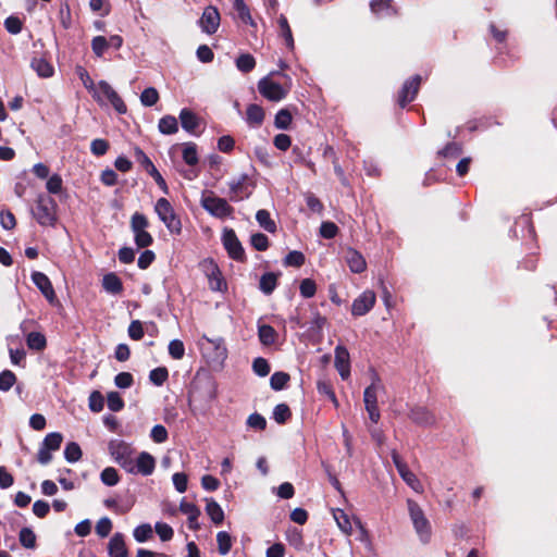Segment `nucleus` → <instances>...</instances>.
Wrapping results in <instances>:
<instances>
[{
	"mask_svg": "<svg viewBox=\"0 0 557 557\" xmlns=\"http://www.w3.org/2000/svg\"><path fill=\"white\" fill-rule=\"evenodd\" d=\"M292 78L281 71H272L258 82V90L262 97L270 101H281L289 92Z\"/></svg>",
	"mask_w": 557,
	"mask_h": 557,
	"instance_id": "nucleus-1",
	"label": "nucleus"
},
{
	"mask_svg": "<svg viewBox=\"0 0 557 557\" xmlns=\"http://www.w3.org/2000/svg\"><path fill=\"white\" fill-rule=\"evenodd\" d=\"M407 507L410 520L419 540L426 544L432 537V527L429 519L425 517L424 511L418 503L412 499L407 500Z\"/></svg>",
	"mask_w": 557,
	"mask_h": 557,
	"instance_id": "nucleus-2",
	"label": "nucleus"
},
{
	"mask_svg": "<svg viewBox=\"0 0 557 557\" xmlns=\"http://www.w3.org/2000/svg\"><path fill=\"white\" fill-rule=\"evenodd\" d=\"M385 391L384 385L376 374L373 375L372 383L366 387L363 392L364 408L373 423H377L381 418L380 409L377 406V398L381 393Z\"/></svg>",
	"mask_w": 557,
	"mask_h": 557,
	"instance_id": "nucleus-3",
	"label": "nucleus"
},
{
	"mask_svg": "<svg viewBox=\"0 0 557 557\" xmlns=\"http://www.w3.org/2000/svg\"><path fill=\"white\" fill-rule=\"evenodd\" d=\"M154 211L158 218L164 223L165 227L172 234H180L182 231V223L176 215L174 208L165 198H160L154 205Z\"/></svg>",
	"mask_w": 557,
	"mask_h": 557,
	"instance_id": "nucleus-4",
	"label": "nucleus"
},
{
	"mask_svg": "<svg viewBox=\"0 0 557 557\" xmlns=\"http://www.w3.org/2000/svg\"><path fill=\"white\" fill-rule=\"evenodd\" d=\"M200 203L207 212L219 219L230 216L234 211L224 198L214 196L212 191L203 193Z\"/></svg>",
	"mask_w": 557,
	"mask_h": 557,
	"instance_id": "nucleus-5",
	"label": "nucleus"
},
{
	"mask_svg": "<svg viewBox=\"0 0 557 557\" xmlns=\"http://www.w3.org/2000/svg\"><path fill=\"white\" fill-rule=\"evenodd\" d=\"M149 226V222L147 218L139 212H135L131 218V230L134 234V240L138 248L149 247L153 238L149 232H147V227Z\"/></svg>",
	"mask_w": 557,
	"mask_h": 557,
	"instance_id": "nucleus-6",
	"label": "nucleus"
},
{
	"mask_svg": "<svg viewBox=\"0 0 557 557\" xmlns=\"http://www.w3.org/2000/svg\"><path fill=\"white\" fill-rule=\"evenodd\" d=\"M55 201L47 196L39 195L34 213L37 222L42 226H52L55 223Z\"/></svg>",
	"mask_w": 557,
	"mask_h": 557,
	"instance_id": "nucleus-7",
	"label": "nucleus"
},
{
	"mask_svg": "<svg viewBox=\"0 0 557 557\" xmlns=\"http://www.w3.org/2000/svg\"><path fill=\"white\" fill-rule=\"evenodd\" d=\"M94 98L98 102H102L103 99H106L121 114L125 113L127 110L122 98L112 88V86L109 83H107L106 81H100L97 84V89H95Z\"/></svg>",
	"mask_w": 557,
	"mask_h": 557,
	"instance_id": "nucleus-8",
	"label": "nucleus"
},
{
	"mask_svg": "<svg viewBox=\"0 0 557 557\" xmlns=\"http://www.w3.org/2000/svg\"><path fill=\"white\" fill-rule=\"evenodd\" d=\"M222 242L228 256L234 260H243L245 251L238 240L234 230L225 228L222 235Z\"/></svg>",
	"mask_w": 557,
	"mask_h": 557,
	"instance_id": "nucleus-9",
	"label": "nucleus"
},
{
	"mask_svg": "<svg viewBox=\"0 0 557 557\" xmlns=\"http://www.w3.org/2000/svg\"><path fill=\"white\" fill-rule=\"evenodd\" d=\"M221 17L215 7H207L199 20V26L201 30L208 35L216 33L220 26Z\"/></svg>",
	"mask_w": 557,
	"mask_h": 557,
	"instance_id": "nucleus-10",
	"label": "nucleus"
},
{
	"mask_svg": "<svg viewBox=\"0 0 557 557\" xmlns=\"http://www.w3.org/2000/svg\"><path fill=\"white\" fill-rule=\"evenodd\" d=\"M376 300L375 294L372 290H364L357 297L351 306V313L356 317L367 314L374 306Z\"/></svg>",
	"mask_w": 557,
	"mask_h": 557,
	"instance_id": "nucleus-11",
	"label": "nucleus"
},
{
	"mask_svg": "<svg viewBox=\"0 0 557 557\" xmlns=\"http://www.w3.org/2000/svg\"><path fill=\"white\" fill-rule=\"evenodd\" d=\"M248 175L242 174L239 177L232 180L228 182L230 188V200L232 201H240L244 198L249 197L250 190L248 189Z\"/></svg>",
	"mask_w": 557,
	"mask_h": 557,
	"instance_id": "nucleus-12",
	"label": "nucleus"
},
{
	"mask_svg": "<svg viewBox=\"0 0 557 557\" xmlns=\"http://www.w3.org/2000/svg\"><path fill=\"white\" fill-rule=\"evenodd\" d=\"M136 156L138 162L146 169V171L153 177L158 186L163 190V193L168 194L169 188L168 185L160 174V172L157 170L152 161L149 159V157L139 148L136 149Z\"/></svg>",
	"mask_w": 557,
	"mask_h": 557,
	"instance_id": "nucleus-13",
	"label": "nucleus"
},
{
	"mask_svg": "<svg viewBox=\"0 0 557 557\" xmlns=\"http://www.w3.org/2000/svg\"><path fill=\"white\" fill-rule=\"evenodd\" d=\"M32 281L50 304L55 302L57 296L53 286L45 273L38 271L33 272Z\"/></svg>",
	"mask_w": 557,
	"mask_h": 557,
	"instance_id": "nucleus-14",
	"label": "nucleus"
},
{
	"mask_svg": "<svg viewBox=\"0 0 557 557\" xmlns=\"http://www.w3.org/2000/svg\"><path fill=\"white\" fill-rule=\"evenodd\" d=\"M420 83L421 77L416 75L404 84L398 98V103L401 108L406 107L407 103L411 102L416 98Z\"/></svg>",
	"mask_w": 557,
	"mask_h": 557,
	"instance_id": "nucleus-15",
	"label": "nucleus"
},
{
	"mask_svg": "<svg viewBox=\"0 0 557 557\" xmlns=\"http://www.w3.org/2000/svg\"><path fill=\"white\" fill-rule=\"evenodd\" d=\"M335 368L337 369L339 375L343 380H346L350 374V364H349V352L344 347L338 345L335 348Z\"/></svg>",
	"mask_w": 557,
	"mask_h": 557,
	"instance_id": "nucleus-16",
	"label": "nucleus"
},
{
	"mask_svg": "<svg viewBox=\"0 0 557 557\" xmlns=\"http://www.w3.org/2000/svg\"><path fill=\"white\" fill-rule=\"evenodd\" d=\"M109 454L114 459L115 462H119L122 459H125L129 455H133V449L129 444L122 440H112L108 445Z\"/></svg>",
	"mask_w": 557,
	"mask_h": 557,
	"instance_id": "nucleus-17",
	"label": "nucleus"
},
{
	"mask_svg": "<svg viewBox=\"0 0 557 557\" xmlns=\"http://www.w3.org/2000/svg\"><path fill=\"white\" fill-rule=\"evenodd\" d=\"M108 553L110 557H127L128 552L122 533H115L110 539L108 543Z\"/></svg>",
	"mask_w": 557,
	"mask_h": 557,
	"instance_id": "nucleus-18",
	"label": "nucleus"
},
{
	"mask_svg": "<svg viewBox=\"0 0 557 557\" xmlns=\"http://www.w3.org/2000/svg\"><path fill=\"white\" fill-rule=\"evenodd\" d=\"M156 468L154 458L147 451H141L136 458V473L144 476L152 474Z\"/></svg>",
	"mask_w": 557,
	"mask_h": 557,
	"instance_id": "nucleus-19",
	"label": "nucleus"
},
{
	"mask_svg": "<svg viewBox=\"0 0 557 557\" xmlns=\"http://www.w3.org/2000/svg\"><path fill=\"white\" fill-rule=\"evenodd\" d=\"M180 510L187 516L188 518V528L190 530H198L200 528L199 525V522H198V518L200 516V510L199 508L193 504V503H188L186 502L185 499H183L180 504Z\"/></svg>",
	"mask_w": 557,
	"mask_h": 557,
	"instance_id": "nucleus-20",
	"label": "nucleus"
},
{
	"mask_svg": "<svg viewBox=\"0 0 557 557\" xmlns=\"http://www.w3.org/2000/svg\"><path fill=\"white\" fill-rule=\"evenodd\" d=\"M264 110L262 107L256 103H251L246 109V122L252 128H258L262 125L264 121Z\"/></svg>",
	"mask_w": 557,
	"mask_h": 557,
	"instance_id": "nucleus-21",
	"label": "nucleus"
},
{
	"mask_svg": "<svg viewBox=\"0 0 557 557\" xmlns=\"http://www.w3.org/2000/svg\"><path fill=\"white\" fill-rule=\"evenodd\" d=\"M345 260L354 273H362L367 268V262L363 256L356 249L349 248L346 251Z\"/></svg>",
	"mask_w": 557,
	"mask_h": 557,
	"instance_id": "nucleus-22",
	"label": "nucleus"
},
{
	"mask_svg": "<svg viewBox=\"0 0 557 557\" xmlns=\"http://www.w3.org/2000/svg\"><path fill=\"white\" fill-rule=\"evenodd\" d=\"M178 117L183 129L189 134L196 133V129L199 127L200 120L191 110L187 108L182 109Z\"/></svg>",
	"mask_w": 557,
	"mask_h": 557,
	"instance_id": "nucleus-23",
	"label": "nucleus"
},
{
	"mask_svg": "<svg viewBox=\"0 0 557 557\" xmlns=\"http://www.w3.org/2000/svg\"><path fill=\"white\" fill-rule=\"evenodd\" d=\"M409 418L417 424L431 426L435 423L434 414L424 407H416L410 411Z\"/></svg>",
	"mask_w": 557,
	"mask_h": 557,
	"instance_id": "nucleus-24",
	"label": "nucleus"
},
{
	"mask_svg": "<svg viewBox=\"0 0 557 557\" xmlns=\"http://www.w3.org/2000/svg\"><path fill=\"white\" fill-rule=\"evenodd\" d=\"M103 289L112 295H117L123 292V283L115 273H108L102 278Z\"/></svg>",
	"mask_w": 557,
	"mask_h": 557,
	"instance_id": "nucleus-25",
	"label": "nucleus"
},
{
	"mask_svg": "<svg viewBox=\"0 0 557 557\" xmlns=\"http://www.w3.org/2000/svg\"><path fill=\"white\" fill-rule=\"evenodd\" d=\"M30 66L42 78L51 77L54 73L52 64L44 58H34Z\"/></svg>",
	"mask_w": 557,
	"mask_h": 557,
	"instance_id": "nucleus-26",
	"label": "nucleus"
},
{
	"mask_svg": "<svg viewBox=\"0 0 557 557\" xmlns=\"http://www.w3.org/2000/svg\"><path fill=\"white\" fill-rule=\"evenodd\" d=\"M280 36L284 38L285 45L289 50L295 48L294 37L285 15L281 14L277 18Z\"/></svg>",
	"mask_w": 557,
	"mask_h": 557,
	"instance_id": "nucleus-27",
	"label": "nucleus"
},
{
	"mask_svg": "<svg viewBox=\"0 0 557 557\" xmlns=\"http://www.w3.org/2000/svg\"><path fill=\"white\" fill-rule=\"evenodd\" d=\"M206 512L214 524H221L224 520V511L213 498L206 499Z\"/></svg>",
	"mask_w": 557,
	"mask_h": 557,
	"instance_id": "nucleus-28",
	"label": "nucleus"
},
{
	"mask_svg": "<svg viewBox=\"0 0 557 557\" xmlns=\"http://www.w3.org/2000/svg\"><path fill=\"white\" fill-rule=\"evenodd\" d=\"M280 274L273 272L264 273L259 281V289L264 295H271L277 286V278Z\"/></svg>",
	"mask_w": 557,
	"mask_h": 557,
	"instance_id": "nucleus-29",
	"label": "nucleus"
},
{
	"mask_svg": "<svg viewBox=\"0 0 557 557\" xmlns=\"http://www.w3.org/2000/svg\"><path fill=\"white\" fill-rule=\"evenodd\" d=\"M159 132L164 135H172L178 131V123L175 116L164 115L158 124Z\"/></svg>",
	"mask_w": 557,
	"mask_h": 557,
	"instance_id": "nucleus-30",
	"label": "nucleus"
},
{
	"mask_svg": "<svg viewBox=\"0 0 557 557\" xmlns=\"http://www.w3.org/2000/svg\"><path fill=\"white\" fill-rule=\"evenodd\" d=\"M333 517L343 533L346 535H350L352 533L350 519L343 509H335L333 511Z\"/></svg>",
	"mask_w": 557,
	"mask_h": 557,
	"instance_id": "nucleus-31",
	"label": "nucleus"
},
{
	"mask_svg": "<svg viewBox=\"0 0 557 557\" xmlns=\"http://www.w3.org/2000/svg\"><path fill=\"white\" fill-rule=\"evenodd\" d=\"M258 336L263 345L269 346L275 343L277 333L271 325L263 324L258 327Z\"/></svg>",
	"mask_w": 557,
	"mask_h": 557,
	"instance_id": "nucleus-32",
	"label": "nucleus"
},
{
	"mask_svg": "<svg viewBox=\"0 0 557 557\" xmlns=\"http://www.w3.org/2000/svg\"><path fill=\"white\" fill-rule=\"evenodd\" d=\"M256 220L264 231L269 233H274L276 231V224L271 219V215L268 210H258L256 213Z\"/></svg>",
	"mask_w": 557,
	"mask_h": 557,
	"instance_id": "nucleus-33",
	"label": "nucleus"
},
{
	"mask_svg": "<svg viewBox=\"0 0 557 557\" xmlns=\"http://www.w3.org/2000/svg\"><path fill=\"white\" fill-rule=\"evenodd\" d=\"M401 479L416 492L420 493L422 492V484L419 481V479L416 476L413 472L409 470V468L403 467V469H399L398 471Z\"/></svg>",
	"mask_w": 557,
	"mask_h": 557,
	"instance_id": "nucleus-34",
	"label": "nucleus"
},
{
	"mask_svg": "<svg viewBox=\"0 0 557 557\" xmlns=\"http://www.w3.org/2000/svg\"><path fill=\"white\" fill-rule=\"evenodd\" d=\"M29 349L40 351L46 348L47 341L44 334L39 332H30L26 337Z\"/></svg>",
	"mask_w": 557,
	"mask_h": 557,
	"instance_id": "nucleus-35",
	"label": "nucleus"
},
{
	"mask_svg": "<svg viewBox=\"0 0 557 557\" xmlns=\"http://www.w3.org/2000/svg\"><path fill=\"white\" fill-rule=\"evenodd\" d=\"M218 550L222 556L227 555L232 549V537L226 531H220L216 534Z\"/></svg>",
	"mask_w": 557,
	"mask_h": 557,
	"instance_id": "nucleus-36",
	"label": "nucleus"
},
{
	"mask_svg": "<svg viewBox=\"0 0 557 557\" xmlns=\"http://www.w3.org/2000/svg\"><path fill=\"white\" fill-rule=\"evenodd\" d=\"M209 281V287L211 290L218 292L222 290L224 286V281L221 276V272L216 265H212L210 272L207 274Z\"/></svg>",
	"mask_w": 557,
	"mask_h": 557,
	"instance_id": "nucleus-37",
	"label": "nucleus"
},
{
	"mask_svg": "<svg viewBox=\"0 0 557 557\" xmlns=\"http://www.w3.org/2000/svg\"><path fill=\"white\" fill-rule=\"evenodd\" d=\"M256 66L255 58L249 53H243L236 59V67L243 73L251 72Z\"/></svg>",
	"mask_w": 557,
	"mask_h": 557,
	"instance_id": "nucleus-38",
	"label": "nucleus"
},
{
	"mask_svg": "<svg viewBox=\"0 0 557 557\" xmlns=\"http://www.w3.org/2000/svg\"><path fill=\"white\" fill-rule=\"evenodd\" d=\"M293 117L287 109H281L274 119V125L278 129H288L292 124Z\"/></svg>",
	"mask_w": 557,
	"mask_h": 557,
	"instance_id": "nucleus-39",
	"label": "nucleus"
},
{
	"mask_svg": "<svg viewBox=\"0 0 557 557\" xmlns=\"http://www.w3.org/2000/svg\"><path fill=\"white\" fill-rule=\"evenodd\" d=\"M62 441L63 436L61 433L52 432L46 435L41 446L46 447L49 450L55 451L60 448Z\"/></svg>",
	"mask_w": 557,
	"mask_h": 557,
	"instance_id": "nucleus-40",
	"label": "nucleus"
},
{
	"mask_svg": "<svg viewBox=\"0 0 557 557\" xmlns=\"http://www.w3.org/2000/svg\"><path fill=\"white\" fill-rule=\"evenodd\" d=\"M370 8L371 11L377 15L383 12H385L386 15L395 13V10L392 7V0H373L370 3Z\"/></svg>",
	"mask_w": 557,
	"mask_h": 557,
	"instance_id": "nucleus-41",
	"label": "nucleus"
},
{
	"mask_svg": "<svg viewBox=\"0 0 557 557\" xmlns=\"http://www.w3.org/2000/svg\"><path fill=\"white\" fill-rule=\"evenodd\" d=\"M168 377L169 371L165 367H158L149 373V380L156 386H162Z\"/></svg>",
	"mask_w": 557,
	"mask_h": 557,
	"instance_id": "nucleus-42",
	"label": "nucleus"
},
{
	"mask_svg": "<svg viewBox=\"0 0 557 557\" xmlns=\"http://www.w3.org/2000/svg\"><path fill=\"white\" fill-rule=\"evenodd\" d=\"M18 540L25 548H35L36 546V534L30 528H22Z\"/></svg>",
	"mask_w": 557,
	"mask_h": 557,
	"instance_id": "nucleus-43",
	"label": "nucleus"
},
{
	"mask_svg": "<svg viewBox=\"0 0 557 557\" xmlns=\"http://www.w3.org/2000/svg\"><path fill=\"white\" fill-rule=\"evenodd\" d=\"M100 480L107 486H114L119 483L120 476L116 469L112 467H107L102 470L100 474Z\"/></svg>",
	"mask_w": 557,
	"mask_h": 557,
	"instance_id": "nucleus-44",
	"label": "nucleus"
},
{
	"mask_svg": "<svg viewBox=\"0 0 557 557\" xmlns=\"http://www.w3.org/2000/svg\"><path fill=\"white\" fill-rule=\"evenodd\" d=\"M64 458L69 462H76L82 458V449L75 442H71L65 446Z\"/></svg>",
	"mask_w": 557,
	"mask_h": 557,
	"instance_id": "nucleus-45",
	"label": "nucleus"
},
{
	"mask_svg": "<svg viewBox=\"0 0 557 557\" xmlns=\"http://www.w3.org/2000/svg\"><path fill=\"white\" fill-rule=\"evenodd\" d=\"M183 159L188 165H196L198 163V153L195 144L188 143L184 145Z\"/></svg>",
	"mask_w": 557,
	"mask_h": 557,
	"instance_id": "nucleus-46",
	"label": "nucleus"
},
{
	"mask_svg": "<svg viewBox=\"0 0 557 557\" xmlns=\"http://www.w3.org/2000/svg\"><path fill=\"white\" fill-rule=\"evenodd\" d=\"M288 381L289 375L286 372H274L270 379V385L272 389L281 391L286 386Z\"/></svg>",
	"mask_w": 557,
	"mask_h": 557,
	"instance_id": "nucleus-47",
	"label": "nucleus"
},
{
	"mask_svg": "<svg viewBox=\"0 0 557 557\" xmlns=\"http://www.w3.org/2000/svg\"><path fill=\"white\" fill-rule=\"evenodd\" d=\"M290 409L286 404H278L274 407L273 419L280 423H285L290 418Z\"/></svg>",
	"mask_w": 557,
	"mask_h": 557,
	"instance_id": "nucleus-48",
	"label": "nucleus"
},
{
	"mask_svg": "<svg viewBox=\"0 0 557 557\" xmlns=\"http://www.w3.org/2000/svg\"><path fill=\"white\" fill-rule=\"evenodd\" d=\"M159 100V92L153 87L146 88L140 95V101L145 107H152Z\"/></svg>",
	"mask_w": 557,
	"mask_h": 557,
	"instance_id": "nucleus-49",
	"label": "nucleus"
},
{
	"mask_svg": "<svg viewBox=\"0 0 557 557\" xmlns=\"http://www.w3.org/2000/svg\"><path fill=\"white\" fill-rule=\"evenodd\" d=\"M133 535L138 543H144L151 537L152 528L148 523L140 524L135 528Z\"/></svg>",
	"mask_w": 557,
	"mask_h": 557,
	"instance_id": "nucleus-50",
	"label": "nucleus"
},
{
	"mask_svg": "<svg viewBox=\"0 0 557 557\" xmlns=\"http://www.w3.org/2000/svg\"><path fill=\"white\" fill-rule=\"evenodd\" d=\"M16 381L15 374L10 370H4L0 373V391L8 392Z\"/></svg>",
	"mask_w": 557,
	"mask_h": 557,
	"instance_id": "nucleus-51",
	"label": "nucleus"
},
{
	"mask_svg": "<svg viewBox=\"0 0 557 557\" xmlns=\"http://www.w3.org/2000/svg\"><path fill=\"white\" fill-rule=\"evenodd\" d=\"M234 5L244 23L255 25L249 8L245 4L244 0H235Z\"/></svg>",
	"mask_w": 557,
	"mask_h": 557,
	"instance_id": "nucleus-52",
	"label": "nucleus"
},
{
	"mask_svg": "<svg viewBox=\"0 0 557 557\" xmlns=\"http://www.w3.org/2000/svg\"><path fill=\"white\" fill-rule=\"evenodd\" d=\"M108 408L117 412L124 408V400L117 392H110L107 396Z\"/></svg>",
	"mask_w": 557,
	"mask_h": 557,
	"instance_id": "nucleus-53",
	"label": "nucleus"
},
{
	"mask_svg": "<svg viewBox=\"0 0 557 557\" xmlns=\"http://www.w3.org/2000/svg\"><path fill=\"white\" fill-rule=\"evenodd\" d=\"M169 355L175 360H181L185 355L183 342L180 339L171 341L169 344Z\"/></svg>",
	"mask_w": 557,
	"mask_h": 557,
	"instance_id": "nucleus-54",
	"label": "nucleus"
},
{
	"mask_svg": "<svg viewBox=\"0 0 557 557\" xmlns=\"http://www.w3.org/2000/svg\"><path fill=\"white\" fill-rule=\"evenodd\" d=\"M305 263V256L302 252L294 250L287 253L284 259L286 267H301Z\"/></svg>",
	"mask_w": 557,
	"mask_h": 557,
	"instance_id": "nucleus-55",
	"label": "nucleus"
},
{
	"mask_svg": "<svg viewBox=\"0 0 557 557\" xmlns=\"http://www.w3.org/2000/svg\"><path fill=\"white\" fill-rule=\"evenodd\" d=\"M252 369L253 372L261 377L267 376L270 373V364L267 359L262 357H258L253 360Z\"/></svg>",
	"mask_w": 557,
	"mask_h": 557,
	"instance_id": "nucleus-56",
	"label": "nucleus"
},
{
	"mask_svg": "<svg viewBox=\"0 0 557 557\" xmlns=\"http://www.w3.org/2000/svg\"><path fill=\"white\" fill-rule=\"evenodd\" d=\"M109 48L107 38L104 36H96L91 40V49L97 57H102Z\"/></svg>",
	"mask_w": 557,
	"mask_h": 557,
	"instance_id": "nucleus-57",
	"label": "nucleus"
},
{
	"mask_svg": "<svg viewBox=\"0 0 557 557\" xmlns=\"http://www.w3.org/2000/svg\"><path fill=\"white\" fill-rule=\"evenodd\" d=\"M300 295L305 298H311L317 292V285L313 280L305 278L299 286Z\"/></svg>",
	"mask_w": 557,
	"mask_h": 557,
	"instance_id": "nucleus-58",
	"label": "nucleus"
},
{
	"mask_svg": "<svg viewBox=\"0 0 557 557\" xmlns=\"http://www.w3.org/2000/svg\"><path fill=\"white\" fill-rule=\"evenodd\" d=\"M250 243L252 247L258 251H264L269 247V239L267 235L262 233H256L251 235Z\"/></svg>",
	"mask_w": 557,
	"mask_h": 557,
	"instance_id": "nucleus-59",
	"label": "nucleus"
},
{
	"mask_svg": "<svg viewBox=\"0 0 557 557\" xmlns=\"http://www.w3.org/2000/svg\"><path fill=\"white\" fill-rule=\"evenodd\" d=\"M23 23L20 17L11 15L5 18L4 27L5 29L13 35L21 33Z\"/></svg>",
	"mask_w": 557,
	"mask_h": 557,
	"instance_id": "nucleus-60",
	"label": "nucleus"
},
{
	"mask_svg": "<svg viewBox=\"0 0 557 557\" xmlns=\"http://www.w3.org/2000/svg\"><path fill=\"white\" fill-rule=\"evenodd\" d=\"M89 409L92 412H100L103 409L104 399L100 392L95 391L89 396Z\"/></svg>",
	"mask_w": 557,
	"mask_h": 557,
	"instance_id": "nucleus-61",
	"label": "nucleus"
},
{
	"mask_svg": "<svg viewBox=\"0 0 557 557\" xmlns=\"http://www.w3.org/2000/svg\"><path fill=\"white\" fill-rule=\"evenodd\" d=\"M338 233V227L335 223L326 221L323 222L320 226V235L323 238L332 239L334 238Z\"/></svg>",
	"mask_w": 557,
	"mask_h": 557,
	"instance_id": "nucleus-62",
	"label": "nucleus"
},
{
	"mask_svg": "<svg viewBox=\"0 0 557 557\" xmlns=\"http://www.w3.org/2000/svg\"><path fill=\"white\" fill-rule=\"evenodd\" d=\"M62 178L59 174L51 175L46 184V188L50 194H60L62 190Z\"/></svg>",
	"mask_w": 557,
	"mask_h": 557,
	"instance_id": "nucleus-63",
	"label": "nucleus"
},
{
	"mask_svg": "<svg viewBox=\"0 0 557 557\" xmlns=\"http://www.w3.org/2000/svg\"><path fill=\"white\" fill-rule=\"evenodd\" d=\"M112 530V522L108 517H103L100 520H98L96 524V533L100 537H107Z\"/></svg>",
	"mask_w": 557,
	"mask_h": 557,
	"instance_id": "nucleus-64",
	"label": "nucleus"
}]
</instances>
